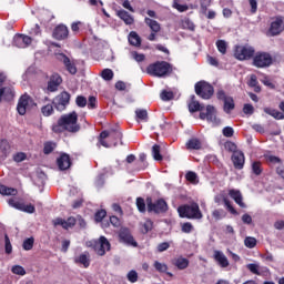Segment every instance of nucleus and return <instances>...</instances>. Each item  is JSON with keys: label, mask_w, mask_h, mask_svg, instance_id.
<instances>
[{"label": "nucleus", "mask_w": 284, "mask_h": 284, "mask_svg": "<svg viewBox=\"0 0 284 284\" xmlns=\"http://www.w3.org/2000/svg\"><path fill=\"white\" fill-rule=\"evenodd\" d=\"M60 125H63V129L67 132H71V134H77V132H80L81 124H79V114L77 111L61 115Z\"/></svg>", "instance_id": "f257e3e1"}, {"label": "nucleus", "mask_w": 284, "mask_h": 284, "mask_svg": "<svg viewBox=\"0 0 284 284\" xmlns=\"http://www.w3.org/2000/svg\"><path fill=\"white\" fill-rule=\"evenodd\" d=\"M178 214L180 219H190L195 221H201L203 219V213L197 203L184 204L178 207Z\"/></svg>", "instance_id": "f03ea898"}, {"label": "nucleus", "mask_w": 284, "mask_h": 284, "mask_svg": "<svg viewBox=\"0 0 284 284\" xmlns=\"http://www.w3.org/2000/svg\"><path fill=\"white\" fill-rule=\"evenodd\" d=\"M148 74L162 79L172 72V64L166 61H156L146 68Z\"/></svg>", "instance_id": "7ed1b4c3"}, {"label": "nucleus", "mask_w": 284, "mask_h": 284, "mask_svg": "<svg viewBox=\"0 0 284 284\" xmlns=\"http://www.w3.org/2000/svg\"><path fill=\"white\" fill-rule=\"evenodd\" d=\"M194 90L195 94L201 99L210 100L211 97H214V87L204 80L195 83Z\"/></svg>", "instance_id": "20e7f679"}, {"label": "nucleus", "mask_w": 284, "mask_h": 284, "mask_svg": "<svg viewBox=\"0 0 284 284\" xmlns=\"http://www.w3.org/2000/svg\"><path fill=\"white\" fill-rule=\"evenodd\" d=\"M148 212H153L154 214H165L168 212V202L163 199L152 201L151 197L146 200Z\"/></svg>", "instance_id": "39448f33"}, {"label": "nucleus", "mask_w": 284, "mask_h": 284, "mask_svg": "<svg viewBox=\"0 0 284 284\" xmlns=\"http://www.w3.org/2000/svg\"><path fill=\"white\" fill-rule=\"evenodd\" d=\"M272 63V54L268 52H257L253 58V65L255 68H270Z\"/></svg>", "instance_id": "423d86ee"}, {"label": "nucleus", "mask_w": 284, "mask_h": 284, "mask_svg": "<svg viewBox=\"0 0 284 284\" xmlns=\"http://www.w3.org/2000/svg\"><path fill=\"white\" fill-rule=\"evenodd\" d=\"M70 97L68 91H63L53 99L52 103L58 112H63L70 105Z\"/></svg>", "instance_id": "0eeeda50"}, {"label": "nucleus", "mask_w": 284, "mask_h": 284, "mask_svg": "<svg viewBox=\"0 0 284 284\" xmlns=\"http://www.w3.org/2000/svg\"><path fill=\"white\" fill-rule=\"evenodd\" d=\"M11 207L19 210L20 212H26L27 214H34L36 207L32 204H26L23 200L10 199L8 201Z\"/></svg>", "instance_id": "6e6552de"}, {"label": "nucleus", "mask_w": 284, "mask_h": 284, "mask_svg": "<svg viewBox=\"0 0 284 284\" xmlns=\"http://www.w3.org/2000/svg\"><path fill=\"white\" fill-rule=\"evenodd\" d=\"M93 250L98 256H105V252H110L111 244L106 236H100L93 244Z\"/></svg>", "instance_id": "1a4fd4ad"}, {"label": "nucleus", "mask_w": 284, "mask_h": 284, "mask_svg": "<svg viewBox=\"0 0 284 284\" xmlns=\"http://www.w3.org/2000/svg\"><path fill=\"white\" fill-rule=\"evenodd\" d=\"M254 48L250 45H239L235 49V59L239 61H246L247 59H252L254 57Z\"/></svg>", "instance_id": "9d476101"}, {"label": "nucleus", "mask_w": 284, "mask_h": 284, "mask_svg": "<svg viewBox=\"0 0 284 284\" xmlns=\"http://www.w3.org/2000/svg\"><path fill=\"white\" fill-rule=\"evenodd\" d=\"M32 105H37L32 98L26 93L20 97L17 105L18 113L23 116L28 109L32 108Z\"/></svg>", "instance_id": "9b49d317"}, {"label": "nucleus", "mask_w": 284, "mask_h": 284, "mask_svg": "<svg viewBox=\"0 0 284 284\" xmlns=\"http://www.w3.org/2000/svg\"><path fill=\"white\" fill-rule=\"evenodd\" d=\"M120 243H124V245H131V247H139V243L134 241V236L130 232V229L122 227L119 232Z\"/></svg>", "instance_id": "f8f14e48"}, {"label": "nucleus", "mask_w": 284, "mask_h": 284, "mask_svg": "<svg viewBox=\"0 0 284 284\" xmlns=\"http://www.w3.org/2000/svg\"><path fill=\"white\" fill-rule=\"evenodd\" d=\"M284 30V17L283 16H277L273 18V21L271 22L268 32L271 33L272 37H278L281 32Z\"/></svg>", "instance_id": "ddd939ff"}, {"label": "nucleus", "mask_w": 284, "mask_h": 284, "mask_svg": "<svg viewBox=\"0 0 284 284\" xmlns=\"http://www.w3.org/2000/svg\"><path fill=\"white\" fill-rule=\"evenodd\" d=\"M55 59L61 63H63V65L65 67V69L70 74H77L78 72L77 64H74V62H72V60L68 58V55H65L64 53H58L55 54Z\"/></svg>", "instance_id": "4468645a"}, {"label": "nucleus", "mask_w": 284, "mask_h": 284, "mask_svg": "<svg viewBox=\"0 0 284 284\" xmlns=\"http://www.w3.org/2000/svg\"><path fill=\"white\" fill-rule=\"evenodd\" d=\"M231 161L233 162L235 170H243L245 165V154L243 151H237L232 154Z\"/></svg>", "instance_id": "2eb2a0df"}, {"label": "nucleus", "mask_w": 284, "mask_h": 284, "mask_svg": "<svg viewBox=\"0 0 284 284\" xmlns=\"http://www.w3.org/2000/svg\"><path fill=\"white\" fill-rule=\"evenodd\" d=\"M68 34H70V31L65 24H59L54 28L52 37L53 39H57V41H63V39H68Z\"/></svg>", "instance_id": "dca6fc26"}, {"label": "nucleus", "mask_w": 284, "mask_h": 284, "mask_svg": "<svg viewBox=\"0 0 284 284\" xmlns=\"http://www.w3.org/2000/svg\"><path fill=\"white\" fill-rule=\"evenodd\" d=\"M61 83H63V79H61V75H59L58 73H53L50 77L47 90L49 92H57V90H59V85H61Z\"/></svg>", "instance_id": "f3484780"}, {"label": "nucleus", "mask_w": 284, "mask_h": 284, "mask_svg": "<svg viewBox=\"0 0 284 284\" xmlns=\"http://www.w3.org/2000/svg\"><path fill=\"white\" fill-rule=\"evenodd\" d=\"M57 165L61 172L65 170H70V165H72V162L70 161V155L67 153H62L58 159H57Z\"/></svg>", "instance_id": "a211bd4d"}, {"label": "nucleus", "mask_w": 284, "mask_h": 284, "mask_svg": "<svg viewBox=\"0 0 284 284\" xmlns=\"http://www.w3.org/2000/svg\"><path fill=\"white\" fill-rule=\"evenodd\" d=\"M213 258L216 261L220 267H230V261L223 251H214Z\"/></svg>", "instance_id": "6ab92c4d"}, {"label": "nucleus", "mask_w": 284, "mask_h": 284, "mask_svg": "<svg viewBox=\"0 0 284 284\" xmlns=\"http://www.w3.org/2000/svg\"><path fill=\"white\" fill-rule=\"evenodd\" d=\"M13 43L17 45V48H28V45L32 43V38L29 36L19 34L14 38Z\"/></svg>", "instance_id": "aec40b11"}, {"label": "nucleus", "mask_w": 284, "mask_h": 284, "mask_svg": "<svg viewBox=\"0 0 284 284\" xmlns=\"http://www.w3.org/2000/svg\"><path fill=\"white\" fill-rule=\"evenodd\" d=\"M206 112H209L206 121L212 123V125H221V119L216 118V109L212 105L206 106Z\"/></svg>", "instance_id": "412c9836"}, {"label": "nucleus", "mask_w": 284, "mask_h": 284, "mask_svg": "<svg viewBox=\"0 0 284 284\" xmlns=\"http://www.w3.org/2000/svg\"><path fill=\"white\" fill-rule=\"evenodd\" d=\"M10 152H12L10 142H8V140H1L0 141V153H1L0 159H2V161H6L8 156H10Z\"/></svg>", "instance_id": "4be33fe9"}, {"label": "nucleus", "mask_w": 284, "mask_h": 284, "mask_svg": "<svg viewBox=\"0 0 284 284\" xmlns=\"http://www.w3.org/2000/svg\"><path fill=\"white\" fill-rule=\"evenodd\" d=\"M172 265L174 267H178L179 270H187L190 267V260L183 257V256H178L171 260Z\"/></svg>", "instance_id": "5701e85b"}, {"label": "nucleus", "mask_w": 284, "mask_h": 284, "mask_svg": "<svg viewBox=\"0 0 284 284\" xmlns=\"http://www.w3.org/2000/svg\"><path fill=\"white\" fill-rule=\"evenodd\" d=\"M4 99V101H12L14 99V91L10 87H0V103L1 100Z\"/></svg>", "instance_id": "b1692460"}, {"label": "nucleus", "mask_w": 284, "mask_h": 284, "mask_svg": "<svg viewBox=\"0 0 284 284\" xmlns=\"http://www.w3.org/2000/svg\"><path fill=\"white\" fill-rule=\"evenodd\" d=\"M116 14H118L119 19L124 21L125 26H132V23H134V17H132V14H130L125 10L121 9V10L116 11Z\"/></svg>", "instance_id": "393cba45"}, {"label": "nucleus", "mask_w": 284, "mask_h": 284, "mask_svg": "<svg viewBox=\"0 0 284 284\" xmlns=\"http://www.w3.org/2000/svg\"><path fill=\"white\" fill-rule=\"evenodd\" d=\"M229 195L237 205H240V207H246V205L243 203V194H241V191L232 189L229 191Z\"/></svg>", "instance_id": "a878e982"}, {"label": "nucleus", "mask_w": 284, "mask_h": 284, "mask_svg": "<svg viewBox=\"0 0 284 284\" xmlns=\"http://www.w3.org/2000/svg\"><path fill=\"white\" fill-rule=\"evenodd\" d=\"M108 139L109 141H111V143H119V141H121V139H123V133H121V130L119 129H111L110 131H108Z\"/></svg>", "instance_id": "bb28decb"}, {"label": "nucleus", "mask_w": 284, "mask_h": 284, "mask_svg": "<svg viewBox=\"0 0 284 284\" xmlns=\"http://www.w3.org/2000/svg\"><path fill=\"white\" fill-rule=\"evenodd\" d=\"M109 134H108V131H102L100 133V136H99V143H98V148H101V145L103 148H112V145H116V142H105V139H108Z\"/></svg>", "instance_id": "cd10ccee"}, {"label": "nucleus", "mask_w": 284, "mask_h": 284, "mask_svg": "<svg viewBox=\"0 0 284 284\" xmlns=\"http://www.w3.org/2000/svg\"><path fill=\"white\" fill-rule=\"evenodd\" d=\"M153 267L160 273V274H166V276H170L172 278L174 274L172 272H168V264L161 263L159 261H155L153 263Z\"/></svg>", "instance_id": "c85d7f7f"}, {"label": "nucleus", "mask_w": 284, "mask_h": 284, "mask_svg": "<svg viewBox=\"0 0 284 284\" xmlns=\"http://www.w3.org/2000/svg\"><path fill=\"white\" fill-rule=\"evenodd\" d=\"M265 114H268L270 116H273V119H276V121H283L284 119V113L272 108H264Z\"/></svg>", "instance_id": "c756f323"}, {"label": "nucleus", "mask_w": 284, "mask_h": 284, "mask_svg": "<svg viewBox=\"0 0 284 284\" xmlns=\"http://www.w3.org/2000/svg\"><path fill=\"white\" fill-rule=\"evenodd\" d=\"M74 263L83 265V267H90V253H82L74 258Z\"/></svg>", "instance_id": "7c9ffc66"}, {"label": "nucleus", "mask_w": 284, "mask_h": 284, "mask_svg": "<svg viewBox=\"0 0 284 284\" xmlns=\"http://www.w3.org/2000/svg\"><path fill=\"white\" fill-rule=\"evenodd\" d=\"M196 95H191V102L189 103V111L194 114V112H201L203 106L199 101H195Z\"/></svg>", "instance_id": "2f4dec72"}, {"label": "nucleus", "mask_w": 284, "mask_h": 284, "mask_svg": "<svg viewBox=\"0 0 284 284\" xmlns=\"http://www.w3.org/2000/svg\"><path fill=\"white\" fill-rule=\"evenodd\" d=\"M0 194H2V196H17L18 191L14 187H8L3 184L0 185Z\"/></svg>", "instance_id": "473e14b6"}, {"label": "nucleus", "mask_w": 284, "mask_h": 284, "mask_svg": "<svg viewBox=\"0 0 284 284\" xmlns=\"http://www.w3.org/2000/svg\"><path fill=\"white\" fill-rule=\"evenodd\" d=\"M144 23H146V26H149V28L152 30V32H161V24L156 20L145 18Z\"/></svg>", "instance_id": "72a5a7b5"}, {"label": "nucleus", "mask_w": 284, "mask_h": 284, "mask_svg": "<svg viewBox=\"0 0 284 284\" xmlns=\"http://www.w3.org/2000/svg\"><path fill=\"white\" fill-rule=\"evenodd\" d=\"M129 43L131 45H135V48H139V45H141V37H139V33H136V31H131L130 32Z\"/></svg>", "instance_id": "f704fd0d"}, {"label": "nucleus", "mask_w": 284, "mask_h": 284, "mask_svg": "<svg viewBox=\"0 0 284 284\" xmlns=\"http://www.w3.org/2000/svg\"><path fill=\"white\" fill-rule=\"evenodd\" d=\"M152 156L154 161H163V155H161V145L154 144L152 146Z\"/></svg>", "instance_id": "c9c22d12"}, {"label": "nucleus", "mask_w": 284, "mask_h": 284, "mask_svg": "<svg viewBox=\"0 0 284 284\" xmlns=\"http://www.w3.org/2000/svg\"><path fill=\"white\" fill-rule=\"evenodd\" d=\"M187 150H201V141L199 139H191L186 142Z\"/></svg>", "instance_id": "e433bc0d"}, {"label": "nucleus", "mask_w": 284, "mask_h": 284, "mask_svg": "<svg viewBox=\"0 0 284 284\" xmlns=\"http://www.w3.org/2000/svg\"><path fill=\"white\" fill-rule=\"evenodd\" d=\"M250 88H254V92H261V87L258 85V80L256 74H252L248 81Z\"/></svg>", "instance_id": "4c0bfd02"}, {"label": "nucleus", "mask_w": 284, "mask_h": 284, "mask_svg": "<svg viewBox=\"0 0 284 284\" xmlns=\"http://www.w3.org/2000/svg\"><path fill=\"white\" fill-rule=\"evenodd\" d=\"M153 227H154V222H152V220H146L142 224L141 232L142 234H148V232H152Z\"/></svg>", "instance_id": "58836bf2"}, {"label": "nucleus", "mask_w": 284, "mask_h": 284, "mask_svg": "<svg viewBox=\"0 0 284 284\" xmlns=\"http://www.w3.org/2000/svg\"><path fill=\"white\" fill-rule=\"evenodd\" d=\"M215 45L221 54L227 53V42L225 40H217Z\"/></svg>", "instance_id": "ea45409f"}, {"label": "nucleus", "mask_w": 284, "mask_h": 284, "mask_svg": "<svg viewBox=\"0 0 284 284\" xmlns=\"http://www.w3.org/2000/svg\"><path fill=\"white\" fill-rule=\"evenodd\" d=\"M101 77L104 81H112L114 79V71L112 69H104L101 72Z\"/></svg>", "instance_id": "a19ab883"}, {"label": "nucleus", "mask_w": 284, "mask_h": 284, "mask_svg": "<svg viewBox=\"0 0 284 284\" xmlns=\"http://www.w3.org/2000/svg\"><path fill=\"white\" fill-rule=\"evenodd\" d=\"M22 247L23 250H26V252H30V250L34 247V237H28L27 240H24Z\"/></svg>", "instance_id": "79ce46f5"}, {"label": "nucleus", "mask_w": 284, "mask_h": 284, "mask_svg": "<svg viewBox=\"0 0 284 284\" xmlns=\"http://www.w3.org/2000/svg\"><path fill=\"white\" fill-rule=\"evenodd\" d=\"M234 110V99L229 98L224 100V112H232Z\"/></svg>", "instance_id": "37998d69"}, {"label": "nucleus", "mask_w": 284, "mask_h": 284, "mask_svg": "<svg viewBox=\"0 0 284 284\" xmlns=\"http://www.w3.org/2000/svg\"><path fill=\"white\" fill-rule=\"evenodd\" d=\"M55 148H57V143L45 142L44 148H43V152H44V154H52V152H54Z\"/></svg>", "instance_id": "c03bdc74"}, {"label": "nucleus", "mask_w": 284, "mask_h": 284, "mask_svg": "<svg viewBox=\"0 0 284 284\" xmlns=\"http://www.w3.org/2000/svg\"><path fill=\"white\" fill-rule=\"evenodd\" d=\"M244 245H245V247H248V250H254V247H256L255 237H252V236L245 237Z\"/></svg>", "instance_id": "a18cd8bd"}, {"label": "nucleus", "mask_w": 284, "mask_h": 284, "mask_svg": "<svg viewBox=\"0 0 284 284\" xmlns=\"http://www.w3.org/2000/svg\"><path fill=\"white\" fill-rule=\"evenodd\" d=\"M246 270L252 274H256L257 276L261 274V266L258 264L250 263L246 265Z\"/></svg>", "instance_id": "49530a36"}, {"label": "nucleus", "mask_w": 284, "mask_h": 284, "mask_svg": "<svg viewBox=\"0 0 284 284\" xmlns=\"http://www.w3.org/2000/svg\"><path fill=\"white\" fill-rule=\"evenodd\" d=\"M135 115H136V119H140V121H148V110L136 109Z\"/></svg>", "instance_id": "de8ad7c7"}, {"label": "nucleus", "mask_w": 284, "mask_h": 284, "mask_svg": "<svg viewBox=\"0 0 284 284\" xmlns=\"http://www.w3.org/2000/svg\"><path fill=\"white\" fill-rule=\"evenodd\" d=\"M160 99H162V101H172V99H174V92L163 90L160 94Z\"/></svg>", "instance_id": "09e8293b"}, {"label": "nucleus", "mask_w": 284, "mask_h": 284, "mask_svg": "<svg viewBox=\"0 0 284 284\" xmlns=\"http://www.w3.org/2000/svg\"><path fill=\"white\" fill-rule=\"evenodd\" d=\"M41 112L43 116H51V114L54 112V106L52 104H47L41 108Z\"/></svg>", "instance_id": "8fccbe9b"}, {"label": "nucleus", "mask_w": 284, "mask_h": 284, "mask_svg": "<svg viewBox=\"0 0 284 284\" xmlns=\"http://www.w3.org/2000/svg\"><path fill=\"white\" fill-rule=\"evenodd\" d=\"M146 159H148V155L145 153H140L139 155L140 165L138 170H145L148 168V162H145Z\"/></svg>", "instance_id": "3c124183"}, {"label": "nucleus", "mask_w": 284, "mask_h": 284, "mask_svg": "<svg viewBox=\"0 0 284 284\" xmlns=\"http://www.w3.org/2000/svg\"><path fill=\"white\" fill-rule=\"evenodd\" d=\"M224 148H225V150H227V152H232L233 154H235V152H240V151H237L236 143H234L232 141L225 142Z\"/></svg>", "instance_id": "603ef678"}, {"label": "nucleus", "mask_w": 284, "mask_h": 284, "mask_svg": "<svg viewBox=\"0 0 284 284\" xmlns=\"http://www.w3.org/2000/svg\"><path fill=\"white\" fill-rule=\"evenodd\" d=\"M212 216L215 221H221V219H225V211L223 209L214 210Z\"/></svg>", "instance_id": "864d4df0"}, {"label": "nucleus", "mask_w": 284, "mask_h": 284, "mask_svg": "<svg viewBox=\"0 0 284 284\" xmlns=\"http://www.w3.org/2000/svg\"><path fill=\"white\" fill-rule=\"evenodd\" d=\"M126 278L130 283H136V281H139V273H136L134 270H131L128 273Z\"/></svg>", "instance_id": "5fc2aeb1"}, {"label": "nucleus", "mask_w": 284, "mask_h": 284, "mask_svg": "<svg viewBox=\"0 0 284 284\" xmlns=\"http://www.w3.org/2000/svg\"><path fill=\"white\" fill-rule=\"evenodd\" d=\"M13 274H17L18 276H26V268L21 265H14L11 268Z\"/></svg>", "instance_id": "6e6d98bb"}, {"label": "nucleus", "mask_w": 284, "mask_h": 284, "mask_svg": "<svg viewBox=\"0 0 284 284\" xmlns=\"http://www.w3.org/2000/svg\"><path fill=\"white\" fill-rule=\"evenodd\" d=\"M78 108H85L88 105V99L83 95H78L75 99Z\"/></svg>", "instance_id": "4d7b16f0"}, {"label": "nucleus", "mask_w": 284, "mask_h": 284, "mask_svg": "<svg viewBox=\"0 0 284 284\" xmlns=\"http://www.w3.org/2000/svg\"><path fill=\"white\" fill-rule=\"evenodd\" d=\"M105 216H108V212L105 210L98 211L94 215L95 222L101 223Z\"/></svg>", "instance_id": "13d9d810"}, {"label": "nucleus", "mask_w": 284, "mask_h": 284, "mask_svg": "<svg viewBox=\"0 0 284 284\" xmlns=\"http://www.w3.org/2000/svg\"><path fill=\"white\" fill-rule=\"evenodd\" d=\"M4 250L6 254H12V243H10L8 234L4 235Z\"/></svg>", "instance_id": "bf43d9fd"}, {"label": "nucleus", "mask_w": 284, "mask_h": 284, "mask_svg": "<svg viewBox=\"0 0 284 284\" xmlns=\"http://www.w3.org/2000/svg\"><path fill=\"white\" fill-rule=\"evenodd\" d=\"M222 134L223 136H225L226 139H232V136H234V129L232 126H225L222 130Z\"/></svg>", "instance_id": "052dcab7"}, {"label": "nucleus", "mask_w": 284, "mask_h": 284, "mask_svg": "<svg viewBox=\"0 0 284 284\" xmlns=\"http://www.w3.org/2000/svg\"><path fill=\"white\" fill-rule=\"evenodd\" d=\"M223 202H224L226 210H229V212H231V214H234L235 216L239 215V212L234 210V206H232V203H230V200H227V197H224Z\"/></svg>", "instance_id": "680f3d73"}, {"label": "nucleus", "mask_w": 284, "mask_h": 284, "mask_svg": "<svg viewBox=\"0 0 284 284\" xmlns=\"http://www.w3.org/2000/svg\"><path fill=\"white\" fill-rule=\"evenodd\" d=\"M252 171L253 173H255L256 176H261V173L263 172V169L261 168V162H253Z\"/></svg>", "instance_id": "e2e57ef3"}, {"label": "nucleus", "mask_w": 284, "mask_h": 284, "mask_svg": "<svg viewBox=\"0 0 284 284\" xmlns=\"http://www.w3.org/2000/svg\"><path fill=\"white\" fill-rule=\"evenodd\" d=\"M211 3L212 0H200V6L203 14L207 13V8H210Z\"/></svg>", "instance_id": "0e129e2a"}, {"label": "nucleus", "mask_w": 284, "mask_h": 284, "mask_svg": "<svg viewBox=\"0 0 284 284\" xmlns=\"http://www.w3.org/2000/svg\"><path fill=\"white\" fill-rule=\"evenodd\" d=\"M193 230H194V225H192V223L186 222L182 224V232L184 234H190L192 233Z\"/></svg>", "instance_id": "69168bd1"}, {"label": "nucleus", "mask_w": 284, "mask_h": 284, "mask_svg": "<svg viewBox=\"0 0 284 284\" xmlns=\"http://www.w3.org/2000/svg\"><path fill=\"white\" fill-rule=\"evenodd\" d=\"M136 207L139 212H145V200L143 197L136 199Z\"/></svg>", "instance_id": "338daca9"}, {"label": "nucleus", "mask_w": 284, "mask_h": 284, "mask_svg": "<svg viewBox=\"0 0 284 284\" xmlns=\"http://www.w3.org/2000/svg\"><path fill=\"white\" fill-rule=\"evenodd\" d=\"M243 112L244 114L252 115L254 114V106L252 104H244Z\"/></svg>", "instance_id": "774afa93"}]
</instances>
